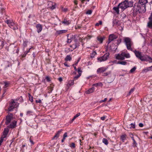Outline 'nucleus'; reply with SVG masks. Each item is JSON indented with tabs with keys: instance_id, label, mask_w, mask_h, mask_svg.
<instances>
[{
	"instance_id": "63",
	"label": "nucleus",
	"mask_w": 152,
	"mask_h": 152,
	"mask_svg": "<svg viewBox=\"0 0 152 152\" xmlns=\"http://www.w3.org/2000/svg\"><path fill=\"white\" fill-rule=\"evenodd\" d=\"M133 134L132 133H131L130 134V136L131 137V138L132 140H134V137H133Z\"/></svg>"
},
{
	"instance_id": "33",
	"label": "nucleus",
	"mask_w": 152,
	"mask_h": 152,
	"mask_svg": "<svg viewBox=\"0 0 152 152\" xmlns=\"http://www.w3.org/2000/svg\"><path fill=\"white\" fill-rule=\"evenodd\" d=\"M102 142L106 145H107L108 143L107 140L105 138H103V139Z\"/></svg>"
},
{
	"instance_id": "10",
	"label": "nucleus",
	"mask_w": 152,
	"mask_h": 152,
	"mask_svg": "<svg viewBox=\"0 0 152 152\" xmlns=\"http://www.w3.org/2000/svg\"><path fill=\"white\" fill-rule=\"evenodd\" d=\"M149 21L148 23V26L150 28H152V12L148 18Z\"/></svg>"
},
{
	"instance_id": "6",
	"label": "nucleus",
	"mask_w": 152,
	"mask_h": 152,
	"mask_svg": "<svg viewBox=\"0 0 152 152\" xmlns=\"http://www.w3.org/2000/svg\"><path fill=\"white\" fill-rule=\"evenodd\" d=\"M117 37H118L114 34H110L108 37V44H109L114 39H116Z\"/></svg>"
},
{
	"instance_id": "37",
	"label": "nucleus",
	"mask_w": 152,
	"mask_h": 152,
	"mask_svg": "<svg viewBox=\"0 0 152 152\" xmlns=\"http://www.w3.org/2000/svg\"><path fill=\"white\" fill-rule=\"evenodd\" d=\"M77 72L78 73V75H79V74H80V75H81V74L82 72V71L81 70V68L80 67H79L77 69Z\"/></svg>"
},
{
	"instance_id": "60",
	"label": "nucleus",
	"mask_w": 152,
	"mask_h": 152,
	"mask_svg": "<svg viewBox=\"0 0 152 152\" xmlns=\"http://www.w3.org/2000/svg\"><path fill=\"white\" fill-rule=\"evenodd\" d=\"M31 137L30 139H29V140H30V142H31V143L32 144H34V142L31 139Z\"/></svg>"
},
{
	"instance_id": "54",
	"label": "nucleus",
	"mask_w": 152,
	"mask_h": 152,
	"mask_svg": "<svg viewBox=\"0 0 152 152\" xmlns=\"http://www.w3.org/2000/svg\"><path fill=\"white\" fill-rule=\"evenodd\" d=\"M92 11L91 10H88L86 12V14H87L90 15L92 13Z\"/></svg>"
},
{
	"instance_id": "30",
	"label": "nucleus",
	"mask_w": 152,
	"mask_h": 152,
	"mask_svg": "<svg viewBox=\"0 0 152 152\" xmlns=\"http://www.w3.org/2000/svg\"><path fill=\"white\" fill-rule=\"evenodd\" d=\"M127 3H128V4H127V8L128 7H132L133 6V2H132L131 1H128V0H127Z\"/></svg>"
},
{
	"instance_id": "20",
	"label": "nucleus",
	"mask_w": 152,
	"mask_h": 152,
	"mask_svg": "<svg viewBox=\"0 0 152 152\" xmlns=\"http://www.w3.org/2000/svg\"><path fill=\"white\" fill-rule=\"evenodd\" d=\"M17 104H18V103H15L14 100L12 99L11 102L10 103V106H12L14 108H15L18 106L17 105Z\"/></svg>"
},
{
	"instance_id": "39",
	"label": "nucleus",
	"mask_w": 152,
	"mask_h": 152,
	"mask_svg": "<svg viewBox=\"0 0 152 152\" xmlns=\"http://www.w3.org/2000/svg\"><path fill=\"white\" fill-rule=\"evenodd\" d=\"M136 69V66H134L130 70V72L131 73L133 72Z\"/></svg>"
},
{
	"instance_id": "43",
	"label": "nucleus",
	"mask_w": 152,
	"mask_h": 152,
	"mask_svg": "<svg viewBox=\"0 0 152 152\" xmlns=\"http://www.w3.org/2000/svg\"><path fill=\"white\" fill-rule=\"evenodd\" d=\"M131 125V126L129 127V128H135V124L132 123L129 125V126Z\"/></svg>"
},
{
	"instance_id": "36",
	"label": "nucleus",
	"mask_w": 152,
	"mask_h": 152,
	"mask_svg": "<svg viewBox=\"0 0 152 152\" xmlns=\"http://www.w3.org/2000/svg\"><path fill=\"white\" fill-rule=\"evenodd\" d=\"M96 54V53L95 51H94L91 54L90 57L91 58H94V56Z\"/></svg>"
},
{
	"instance_id": "55",
	"label": "nucleus",
	"mask_w": 152,
	"mask_h": 152,
	"mask_svg": "<svg viewBox=\"0 0 152 152\" xmlns=\"http://www.w3.org/2000/svg\"><path fill=\"white\" fill-rule=\"evenodd\" d=\"M99 23H96V24H95V26H99V25H102V21L100 20L99 21Z\"/></svg>"
},
{
	"instance_id": "15",
	"label": "nucleus",
	"mask_w": 152,
	"mask_h": 152,
	"mask_svg": "<svg viewBox=\"0 0 152 152\" xmlns=\"http://www.w3.org/2000/svg\"><path fill=\"white\" fill-rule=\"evenodd\" d=\"M62 131V129H60L58 131L56 134H55L54 137L53 138L52 140L55 139V138L56 139L59 136L61 132Z\"/></svg>"
},
{
	"instance_id": "35",
	"label": "nucleus",
	"mask_w": 152,
	"mask_h": 152,
	"mask_svg": "<svg viewBox=\"0 0 152 152\" xmlns=\"http://www.w3.org/2000/svg\"><path fill=\"white\" fill-rule=\"evenodd\" d=\"M28 42V41H24L23 43V50L27 46V43Z\"/></svg>"
},
{
	"instance_id": "4",
	"label": "nucleus",
	"mask_w": 152,
	"mask_h": 152,
	"mask_svg": "<svg viewBox=\"0 0 152 152\" xmlns=\"http://www.w3.org/2000/svg\"><path fill=\"white\" fill-rule=\"evenodd\" d=\"M127 3V0H125L124 1L119 3L118 5V6L124 10L127 8V4H128Z\"/></svg>"
},
{
	"instance_id": "61",
	"label": "nucleus",
	"mask_w": 152,
	"mask_h": 152,
	"mask_svg": "<svg viewBox=\"0 0 152 152\" xmlns=\"http://www.w3.org/2000/svg\"><path fill=\"white\" fill-rule=\"evenodd\" d=\"M80 115V113H78L77 114H76L75 116H74L75 117V118H76L77 117H78Z\"/></svg>"
},
{
	"instance_id": "31",
	"label": "nucleus",
	"mask_w": 152,
	"mask_h": 152,
	"mask_svg": "<svg viewBox=\"0 0 152 152\" xmlns=\"http://www.w3.org/2000/svg\"><path fill=\"white\" fill-rule=\"evenodd\" d=\"M102 86V83L100 82L99 83H95L93 84V86H95L96 87H97L98 86Z\"/></svg>"
},
{
	"instance_id": "62",
	"label": "nucleus",
	"mask_w": 152,
	"mask_h": 152,
	"mask_svg": "<svg viewBox=\"0 0 152 152\" xmlns=\"http://www.w3.org/2000/svg\"><path fill=\"white\" fill-rule=\"evenodd\" d=\"M67 136V133L66 132L63 135V138H65H65Z\"/></svg>"
},
{
	"instance_id": "48",
	"label": "nucleus",
	"mask_w": 152,
	"mask_h": 152,
	"mask_svg": "<svg viewBox=\"0 0 152 152\" xmlns=\"http://www.w3.org/2000/svg\"><path fill=\"white\" fill-rule=\"evenodd\" d=\"M121 39H118L117 40V42H116L117 43V45H118L121 42Z\"/></svg>"
},
{
	"instance_id": "64",
	"label": "nucleus",
	"mask_w": 152,
	"mask_h": 152,
	"mask_svg": "<svg viewBox=\"0 0 152 152\" xmlns=\"http://www.w3.org/2000/svg\"><path fill=\"white\" fill-rule=\"evenodd\" d=\"M58 80L60 82H61L63 80L62 78L61 77H59Z\"/></svg>"
},
{
	"instance_id": "59",
	"label": "nucleus",
	"mask_w": 152,
	"mask_h": 152,
	"mask_svg": "<svg viewBox=\"0 0 152 152\" xmlns=\"http://www.w3.org/2000/svg\"><path fill=\"white\" fill-rule=\"evenodd\" d=\"M107 100V98H105L104 100H102L100 101L99 102L100 103L104 102L106 101Z\"/></svg>"
},
{
	"instance_id": "34",
	"label": "nucleus",
	"mask_w": 152,
	"mask_h": 152,
	"mask_svg": "<svg viewBox=\"0 0 152 152\" xmlns=\"http://www.w3.org/2000/svg\"><path fill=\"white\" fill-rule=\"evenodd\" d=\"M80 43L79 42H75V44H74V49H75L76 48L78 47L79 46Z\"/></svg>"
},
{
	"instance_id": "51",
	"label": "nucleus",
	"mask_w": 152,
	"mask_h": 152,
	"mask_svg": "<svg viewBox=\"0 0 152 152\" xmlns=\"http://www.w3.org/2000/svg\"><path fill=\"white\" fill-rule=\"evenodd\" d=\"M150 70V69L149 68H148V67H147L146 68H144V69H143L142 71H144V72H146Z\"/></svg>"
},
{
	"instance_id": "46",
	"label": "nucleus",
	"mask_w": 152,
	"mask_h": 152,
	"mask_svg": "<svg viewBox=\"0 0 152 152\" xmlns=\"http://www.w3.org/2000/svg\"><path fill=\"white\" fill-rule=\"evenodd\" d=\"M29 100L31 102H33V97L31 96V95L30 94H29Z\"/></svg>"
},
{
	"instance_id": "16",
	"label": "nucleus",
	"mask_w": 152,
	"mask_h": 152,
	"mask_svg": "<svg viewBox=\"0 0 152 152\" xmlns=\"http://www.w3.org/2000/svg\"><path fill=\"white\" fill-rule=\"evenodd\" d=\"M36 27L37 28V31L38 33H40L42 30V25L39 24H37Z\"/></svg>"
},
{
	"instance_id": "45",
	"label": "nucleus",
	"mask_w": 152,
	"mask_h": 152,
	"mask_svg": "<svg viewBox=\"0 0 152 152\" xmlns=\"http://www.w3.org/2000/svg\"><path fill=\"white\" fill-rule=\"evenodd\" d=\"M110 73H111V71H109V72H107L104 73H103L102 76H107L108 75L110 74Z\"/></svg>"
},
{
	"instance_id": "17",
	"label": "nucleus",
	"mask_w": 152,
	"mask_h": 152,
	"mask_svg": "<svg viewBox=\"0 0 152 152\" xmlns=\"http://www.w3.org/2000/svg\"><path fill=\"white\" fill-rule=\"evenodd\" d=\"M106 68L104 67H101L98 68L97 70L98 73H101L104 72L106 70Z\"/></svg>"
},
{
	"instance_id": "7",
	"label": "nucleus",
	"mask_w": 152,
	"mask_h": 152,
	"mask_svg": "<svg viewBox=\"0 0 152 152\" xmlns=\"http://www.w3.org/2000/svg\"><path fill=\"white\" fill-rule=\"evenodd\" d=\"M48 8H49L52 10H53L55 8L56 4L53 2L48 1L47 2Z\"/></svg>"
},
{
	"instance_id": "3",
	"label": "nucleus",
	"mask_w": 152,
	"mask_h": 152,
	"mask_svg": "<svg viewBox=\"0 0 152 152\" xmlns=\"http://www.w3.org/2000/svg\"><path fill=\"white\" fill-rule=\"evenodd\" d=\"M124 41L126 46L128 50H130L133 51L131 47L132 46V41L130 38L129 37H126L124 39Z\"/></svg>"
},
{
	"instance_id": "56",
	"label": "nucleus",
	"mask_w": 152,
	"mask_h": 152,
	"mask_svg": "<svg viewBox=\"0 0 152 152\" xmlns=\"http://www.w3.org/2000/svg\"><path fill=\"white\" fill-rule=\"evenodd\" d=\"M76 35H75L73 36V39L74 40V41L75 42H78L77 39H76Z\"/></svg>"
},
{
	"instance_id": "9",
	"label": "nucleus",
	"mask_w": 152,
	"mask_h": 152,
	"mask_svg": "<svg viewBox=\"0 0 152 152\" xmlns=\"http://www.w3.org/2000/svg\"><path fill=\"white\" fill-rule=\"evenodd\" d=\"M107 49H108V45L106 46ZM117 48V46L115 45V44L113 43L112 45L109 47L110 50L113 51H115L116 50Z\"/></svg>"
},
{
	"instance_id": "44",
	"label": "nucleus",
	"mask_w": 152,
	"mask_h": 152,
	"mask_svg": "<svg viewBox=\"0 0 152 152\" xmlns=\"http://www.w3.org/2000/svg\"><path fill=\"white\" fill-rule=\"evenodd\" d=\"M69 146L72 148H75V143L74 142L72 143Z\"/></svg>"
},
{
	"instance_id": "50",
	"label": "nucleus",
	"mask_w": 152,
	"mask_h": 152,
	"mask_svg": "<svg viewBox=\"0 0 152 152\" xmlns=\"http://www.w3.org/2000/svg\"><path fill=\"white\" fill-rule=\"evenodd\" d=\"M45 79L48 82H49L51 81L50 78L49 76H47L45 77Z\"/></svg>"
},
{
	"instance_id": "23",
	"label": "nucleus",
	"mask_w": 152,
	"mask_h": 152,
	"mask_svg": "<svg viewBox=\"0 0 152 152\" xmlns=\"http://www.w3.org/2000/svg\"><path fill=\"white\" fill-rule=\"evenodd\" d=\"M119 7L118 6V7H114L113 9V10L115 11V12L118 14H119Z\"/></svg>"
},
{
	"instance_id": "25",
	"label": "nucleus",
	"mask_w": 152,
	"mask_h": 152,
	"mask_svg": "<svg viewBox=\"0 0 152 152\" xmlns=\"http://www.w3.org/2000/svg\"><path fill=\"white\" fill-rule=\"evenodd\" d=\"M126 134L122 135L121 136L120 138L123 142H124V140H126Z\"/></svg>"
},
{
	"instance_id": "52",
	"label": "nucleus",
	"mask_w": 152,
	"mask_h": 152,
	"mask_svg": "<svg viewBox=\"0 0 152 152\" xmlns=\"http://www.w3.org/2000/svg\"><path fill=\"white\" fill-rule=\"evenodd\" d=\"M12 21H11L10 20H7L6 21H5V22L8 25H9L10 24V23H11Z\"/></svg>"
},
{
	"instance_id": "28",
	"label": "nucleus",
	"mask_w": 152,
	"mask_h": 152,
	"mask_svg": "<svg viewBox=\"0 0 152 152\" xmlns=\"http://www.w3.org/2000/svg\"><path fill=\"white\" fill-rule=\"evenodd\" d=\"M139 59L142 61H145L147 60L146 57L144 56H142V55L139 58Z\"/></svg>"
},
{
	"instance_id": "53",
	"label": "nucleus",
	"mask_w": 152,
	"mask_h": 152,
	"mask_svg": "<svg viewBox=\"0 0 152 152\" xmlns=\"http://www.w3.org/2000/svg\"><path fill=\"white\" fill-rule=\"evenodd\" d=\"M81 75H80V74H79V75H78L76 76H75L74 77L73 79L74 80H76V79H77Z\"/></svg>"
},
{
	"instance_id": "57",
	"label": "nucleus",
	"mask_w": 152,
	"mask_h": 152,
	"mask_svg": "<svg viewBox=\"0 0 152 152\" xmlns=\"http://www.w3.org/2000/svg\"><path fill=\"white\" fill-rule=\"evenodd\" d=\"M28 53H27V52L26 51H25V52H24V53L22 55V57L23 58L25 57L27 54Z\"/></svg>"
},
{
	"instance_id": "14",
	"label": "nucleus",
	"mask_w": 152,
	"mask_h": 152,
	"mask_svg": "<svg viewBox=\"0 0 152 152\" xmlns=\"http://www.w3.org/2000/svg\"><path fill=\"white\" fill-rule=\"evenodd\" d=\"M133 51L136 57L139 59L141 55V53L139 51H137L136 50H134Z\"/></svg>"
},
{
	"instance_id": "58",
	"label": "nucleus",
	"mask_w": 152,
	"mask_h": 152,
	"mask_svg": "<svg viewBox=\"0 0 152 152\" xmlns=\"http://www.w3.org/2000/svg\"><path fill=\"white\" fill-rule=\"evenodd\" d=\"M1 47L2 48H3V46L4 45V42L3 41H1Z\"/></svg>"
},
{
	"instance_id": "42",
	"label": "nucleus",
	"mask_w": 152,
	"mask_h": 152,
	"mask_svg": "<svg viewBox=\"0 0 152 152\" xmlns=\"http://www.w3.org/2000/svg\"><path fill=\"white\" fill-rule=\"evenodd\" d=\"M133 146L134 147H137V142H136L135 140H133Z\"/></svg>"
},
{
	"instance_id": "2",
	"label": "nucleus",
	"mask_w": 152,
	"mask_h": 152,
	"mask_svg": "<svg viewBox=\"0 0 152 152\" xmlns=\"http://www.w3.org/2000/svg\"><path fill=\"white\" fill-rule=\"evenodd\" d=\"M130 56L129 53H126L125 51L122 52L121 53L116 55V58L117 59L123 60L125 59V57L127 58H129Z\"/></svg>"
},
{
	"instance_id": "49",
	"label": "nucleus",
	"mask_w": 152,
	"mask_h": 152,
	"mask_svg": "<svg viewBox=\"0 0 152 152\" xmlns=\"http://www.w3.org/2000/svg\"><path fill=\"white\" fill-rule=\"evenodd\" d=\"M4 138H3V136H1V138H0V146L1 145V144L3 142V140H4Z\"/></svg>"
},
{
	"instance_id": "40",
	"label": "nucleus",
	"mask_w": 152,
	"mask_h": 152,
	"mask_svg": "<svg viewBox=\"0 0 152 152\" xmlns=\"http://www.w3.org/2000/svg\"><path fill=\"white\" fill-rule=\"evenodd\" d=\"M15 108L12 106H10H10L8 108V111H12Z\"/></svg>"
},
{
	"instance_id": "18",
	"label": "nucleus",
	"mask_w": 152,
	"mask_h": 152,
	"mask_svg": "<svg viewBox=\"0 0 152 152\" xmlns=\"http://www.w3.org/2000/svg\"><path fill=\"white\" fill-rule=\"evenodd\" d=\"M74 80L73 79L72 80H69L67 86L68 87H69L73 85L74 84Z\"/></svg>"
},
{
	"instance_id": "8",
	"label": "nucleus",
	"mask_w": 152,
	"mask_h": 152,
	"mask_svg": "<svg viewBox=\"0 0 152 152\" xmlns=\"http://www.w3.org/2000/svg\"><path fill=\"white\" fill-rule=\"evenodd\" d=\"M12 118L13 117L11 115H7L6 118L5 124L8 125L10 123Z\"/></svg>"
},
{
	"instance_id": "29",
	"label": "nucleus",
	"mask_w": 152,
	"mask_h": 152,
	"mask_svg": "<svg viewBox=\"0 0 152 152\" xmlns=\"http://www.w3.org/2000/svg\"><path fill=\"white\" fill-rule=\"evenodd\" d=\"M117 64L123 65H125L127 64V63L125 61H118V62Z\"/></svg>"
},
{
	"instance_id": "21",
	"label": "nucleus",
	"mask_w": 152,
	"mask_h": 152,
	"mask_svg": "<svg viewBox=\"0 0 152 152\" xmlns=\"http://www.w3.org/2000/svg\"><path fill=\"white\" fill-rule=\"evenodd\" d=\"M97 40L100 43H102L103 42V40L104 39V37H97Z\"/></svg>"
},
{
	"instance_id": "22",
	"label": "nucleus",
	"mask_w": 152,
	"mask_h": 152,
	"mask_svg": "<svg viewBox=\"0 0 152 152\" xmlns=\"http://www.w3.org/2000/svg\"><path fill=\"white\" fill-rule=\"evenodd\" d=\"M66 30H61L58 31H57V34L58 35H60L61 34H62L64 33H65L67 31Z\"/></svg>"
},
{
	"instance_id": "32",
	"label": "nucleus",
	"mask_w": 152,
	"mask_h": 152,
	"mask_svg": "<svg viewBox=\"0 0 152 152\" xmlns=\"http://www.w3.org/2000/svg\"><path fill=\"white\" fill-rule=\"evenodd\" d=\"M73 35H72V36L70 37V39L68 38L67 41V43H69L72 42V40H73Z\"/></svg>"
},
{
	"instance_id": "13",
	"label": "nucleus",
	"mask_w": 152,
	"mask_h": 152,
	"mask_svg": "<svg viewBox=\"0 0 152 152\" xmlns=\"http://www.w3.org/2000/svg\"><path fill=\"white\" fill-rule=\"evenodd\" d=\"M17 121H14L12 123L10 124V125L7 126V127L9 128L13 129L15 128L16 126Z\"/></svg>"
},
{
	"instance_id": "41",
	"label": "nucleus",
	"mask_w": 152,
	"mask_h": 152,
	"mask_svg": "<svg viewBox=\"0 0 152 152\" xmlns=\"http://www.w3.org/2000/svg\"><path fill=\"white\" fill-rule=\"evenodd\" d=\"M134 88L131 89V90H130L129 93L127 94V96H129L134 91Z\"/></svg>"
},
{
	"instance_id": "38",
	"label": "nucleus",
	"mask_w": 152,
	"mask_h": 152,
	"mask_svg": "<svg viewBox=\"0 0 152 152\" xmlns=\"http://www.w3.org/2000/svg\"><path fill=\"white\" fill-rule=\"evenodd\" d=\"M4 88H6L10 84L9 82H4Z\"/></svg>"
},
{
	"instance_id": "1",
	"label": "nucleus",
	"mask_w": 152,
	"mask_h": 152,
	"mask_svg": "<svg viewBox=\"0 0 152 152\" xmlns=\"http://www.w3.org/2000/svg\"><path fill=\"white\" fill-rule=\"evenodd\" d=\"M148 2V0H139L138 3H135L132 9L133 16H136L138 13H140L145 12V4Z\"/></svg>"
},
{
	"instance_id": "11",
	"label": "nucleus",
	"mask_w": 152,
	"mask_h": 152,
	"mask_svg": "<svg viewBox=\"0 0 152 152\" xmlns=\"http://www.w3.org/2000/svg\"><path fill=\"white\" fill-rule=\"evenodd\" d=\"M9 131V128L7 127L5 128L4 129V130L3 132V135L2 136H3V138H5L8 134Z\"/></svg>"
},
{
	"instance_id": "24",
	"label": "nucleus",
	"mask_w": 152,
	"mask_h": 152,
	"mask_svg": "<svg viewBox=\"0 0 152 152\" xmlns=\"http://www.w3.org/2000/svg\"><path fill=\"white\" fill-rule=\"evenodd\" d=\"M113 26H115V25H119L118 21L116 19L113 20Z\"/></svg>"
},
{
	"instance_id": "27",
	"label": "nucleus",
	"mask_w": 152,
	"mask_h": 152,
	"mask_svg": "<svg viewBox=\"0 0 152 152\" xmlns=\"http://www.w3.org/2000/svg\"><path fill=\"white\" fill-rule=\"evenodd\" d=\"M72 58L70 55H67L65 58V60L66 61H70L71 60Z\"/></svg>"
},
{
	"instance_id": "12",
	"label": "nucleus",
	"mask_w": 152,
	"mask_h": 152,
	"mask_svg": "<svg viewBox=\"0 0 152 152\" xmlns=\"http://www.w3.org/2000/svg\"><path fill=\"white\" fill-rule=\"evenodd\" d=\"M8 26L10 28L14 30H15L18 29V28L13 21L10 23V24Z\"/></svg>"
},
{
	"instance_id": "47",
	"label": "nucleus",
	"mask_w": 152,
	"mask_h": 152,
	"mask_svg": "<svg viewBox=\"0 0 152 152\" xmlns=\"http://www.w3.org/2000/svg\"><path fill=\"white\" fill-rule=\"evenodd\" d=\"M80 58H78L77 61L76 62V63H75V64H73L72 65V66H74V65H77V64L79 62V61H80Z\"/></svg>"
},
{
	"instance_id": "5",
	"label": "nucleus",
	"mask_w": 152,
	"mask_h": 152,
	"mask_svg": "<svg viewBox=\"0 0 152 152\" xmlns=\"http://www.w3.org/2000/svg\"><path fill=\"white\" fill-rule=\"evenodd\" d=\"M110 54L109 53H107L104 54L103 56L98 58V60L100 62L104 61L107 60L108 57L109 56Z\"/></svg>"
},
{
	"instance_id": "19",
	"label": "nucleus",
	"mask_w": 152,
	"mask_h": 152,
	"mask_svg": "<svg viewBox=\"0 0 152 152\" xmlns=\"http://www.w3.org/2000/svg\"><path fill=\"white\" fill-rule=\"evenodd\" d=\"M94 91V88L92 87L89 89L87 91H86V94H90L93 92Z\"/></svg>"
},
{
	"instance_id": "26",
	"label": "nucleus",
	"mask_w": 152,
	"mask_h": 152,
	"mask_svg": "<svg viewBox=\"0 0 152 152\" xmlns=\"http://www.w3.org/2000/svg\"><path fill=\"white\" fill-rule=\"evenodd\" d=\"M65 25H68L70 24L69 21H68L66 19H64V21L62 22Z\"/></svg>"
}]
</instances>
